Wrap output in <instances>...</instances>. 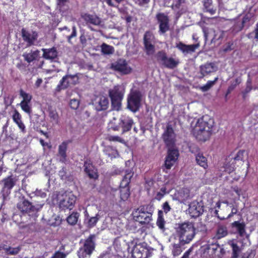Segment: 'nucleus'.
<instances>
[{"instance_id":"34","label":"nucleus","mask_w":258,"mask_h":258,"mask_svg":"<svg viewBox=\"0 0 258 258\" xmlns=\"http://www.w3.org/2000/svg\"><path fill=\"white\" fill-rule=\"evenodd\" d=\"M178 63L179 61L178 60L167 56L163 66L169 69H173L177 66Z\"/></svg>"},{"instance_id":"18","label":"nucleus","mask_w":258,"mask_h":258,"mask_svg":"<svg viewBox=\"0 0 258 258\" xmlns=\"http://www.w3.org/2000/svg\"><path fill=\"white\" fill-rule=\"evenodd\" d=\"M220 245L217 243L206 244L202 247V255L205 258H214Z\"/></svg>"},{"instance_id":"15","label":"nucleus","mask_w":258,"mask_h":258,"mask_svg":"<svg viewBox=\"0 0 258 258\" xmlns=\"http://www.w3.org/2000/svg\"><path fill=\"white\" fill-rule=\"evenodd\" d=\"M189 151L196 154V161L197 163L200 166L203 167L205 169L208 167L207 159L205 157L203 153L200 152V149L198 146H188Z\"/></svg>"},{"instance_id":"32","label":"nucleus","mask_w":258,"mask_h":258,"mask_svg":"<svg viewBox=\"0 0 258 258\" xmlns=\"http://www.w3.org/2000/svg\"><path fill=\"white\" fill-rule=\"evenodd\" d=\"M178 198L181 203H184L186 200L190 198V191L189 189L186 187L182 188L178 192Z\"/></svg>"},{"instance_id":"40","label":"nucleus","mask_w":258,"mask_h":258,"mask_svg":"<svg viewBox=\"0 0 258 258\" xmlns=\"http://www.w3.org/2000/svg\"><path fill=\"white\" fill-rule=\"evenodd\" d=\"M70 83H71V82L67 79V77L64 76L57 87V90L59 91L62 89H66L69 86Z\"/></svg>"},{"instance_id":"56","label":"nucleus","mask_w":258,"mask_h":258,"mask_svg":"<svg viewBox=\"0 0 258 258\" xmlns=\"http://www.w3.org/2000/svg\"><path fill=\"white\" fill-rule=\"evenodd\" d=\"M77 36L76 27L74 26L72 28V32L70 35L67 36L68 41L70 43H72L71 39Z\"/></svg>"},{"instance_id":"31","label":"nucleus","mask_w":258,"mask_h":258,"mask_svg":"<svg viewBox=\"0 0 258 258\" xmlns=\"http://www.w3.org/2000/svg\"><path fill=\"white\" fill-rule=\"evenodd\" d=\"M203 31L204 34L205 41H207L209 37H212L211 43L215 42L216 39V31L208 27H203Z\"/></svg>"},{"instance_id":"44","label":"nucleus","mask_w":258,"mask_h":258,"mask_svg":"<svg viewBox=\"0 0 258 258\" xmlns=\"http://www.w3.org/2000/svg\"><path fill=\"white\" fill-rule=\"evenodd\" d=\"M49 116L52 121L58 123L59 116L55 109H49Z\"/></svg>"},{"instance_id":"20","label":"nucleus","mask_w":258,"mask_h":258,"mask_svg":"<svg viewBox=\"0 0 258 258\" xmlns=\"http://www.w3.org/2000/svg\"><path fill=\"white\" fill-rule=\"evenodd\" d=\"M21 33L23 39L27 42L28 46L33 45L38 37V34L36 31L29 32L24 28L22 29Z\"/></svg>"},{"instance_id":"36","label":"nucleus","mask_w":258,"mask_h":258,"mask_svg":"<svg viewBox=\"0 0 258 258\" xmlns=\"http://www.w3.org/2000/svg\"><path fill=\"white\" fill-rule=\"evenodd\" d=\"M165 221L163 216V212L161 210H159L158 212V217L156 221V225L158 228L162 230H165Z\"/></svg>"},{"instance_id":"35","label":"nucleus","mask_w":258,"mask_h":258,"mask_svg":"<svg viewBox=\"0 0 258 258\" xmlns=\"http://www.w3.org/2000/svg\"><path fill=\"white\" fill-rule=\"evenodd\" d=\"M103 152L111 158H115L118 155L117 150L113 146H104Z\"/></svg>"},{"instance_id":"19","label":"nucleus","mask_w":258,"mask_h":258,"mask_svg":"<svg viewBox=\"0 0 258 258\" xmlns=\"http://www.w3.org/2000/svg\"><path fill=\"white\" fill-rule=\"evenodd\" d=\"M84 171L90 179H97L99 175L97 169L93 165L90 160H87L84 162Z\"/></svg>"},{"instance_id":"60","label":"nucleus","mask_w":258,"mask_h":258,"mask_svg":"<svg viewBox=\"0 0 258 258\" xmlns=\"http://www.w3.org/2000/svg\"><path fill=\"white\" fill-rule=\"evenodd\" d=\"M232 45H233L232 43L228 42V43H227L225 46H223V52L226 53V52L231 51L232 49V48L231 47Z\"/></svg>"},{"instance_id":"17","label":"nucleus","mask_w":258,"mask_h":258,"mask_svg":"<svg viewBox=\"0 0 258 258\" xmlns=\"http://www.w3.org/2000/svg\"><path fill=\"white\" fill-rule=\"evenodd\" d=\"M17 181L16 177L13 175H10L4 178L2 180V182L4 183L2 192L7 196L9 195L11 192V189L15 185Z\"/></svg>"},{"instance_id":"53","label":"nucleus","mask_w":258,"mask_h":258,"mask_svg":"<svg viewBox=\"0 0 258 258\" xmlns=\"http://www.w3.org/2000/svg\"><path fill=\"white\" fill-rule=\"evenodd\" d=\"M29 103H26L24 102H21L20 103V106L23 110H24L25 112L30 114L31 112V107L29 105Z\"/></svg>"},{"instance_id":"61","label":"nucleus","mask_w":258,"mask_h":258,"mask_svg":"<svg viewBox=\"0 0 258 258\" xmlns=\"http://www.w3.org/2000/svg\"><path fill=\"white\" fill-rule=\"evenodd\" d=\"M136 4L140 6H143L147 5L150 2V0H134Z\"/></svg>"},{"instance_id":"54","label":"nucleus","mask_w":258,"mask_h":258,"mask_svg":"<svg viewBox=\"0 0 258 258\" xmlns=\"http://www.w3.org/2000/svg\"><path fill=\"white\" fill-rule=\"evenodd\" d=\"M80 102L79 100L76 99H71L70 101V106L73 109H77L79 106Z\"/></svg>"},{"instance_id":"3","label":"nucleus","mask_w":258,"mask_h":258,"mask_svg":"<svg viewBox=\"0 0 258 258\" xmlns=\"http://www.w3.org/2000/svg\"><path fill=\"white\" fill-rule=\"evenodd\" d=\"M96 235L90 234L85 239L83 244L77 251L79 258H90L95 249Z\"/></svg>"},{"instance_id":"43","label":"nucleus","mask_w":258,"mask_h":258,"mask_svg":"<svg viewBox=\"0 0 258 258\" xmlns=\"http://www.w3.org/2000/svg\"><path fill=\"white\" fill-rule=\"evenodd\" d=\"M67 146H59L58 153L60 156V161L65 163L67 161Z\"/></svg>"},{"instance_id":"25","label":"nucleus","mask_w":258,"mask_h":258,"mask_svg":"<svg viewBox=\"0 0 258 258\" xmlns=\"http://www.w3.org/2000/svg\"><path fill=\"white\" fill-rule=\"evenodd\" d=\"M124 89L120 86H116L109 91L110 98L123 99Z\"/></svg>"},{"instance_id":"63","label":"nucleus","mask_w":258,"mask_h":258,"mask_svg":"<svg viewBox=\"0 0 258 258\" xmlns=\"http://www.w3.org/2000/svg\"><path fill=\"white\" fill-rule=\"evenodd\" d=\"M162 208L164 210V212L165 213H167L171 210V208L167 202H165V203H163V206H162Z\"/></svg>"},{"instance_id":"52","label":"nucleus","mask_w":258,"mask_h":258,"mask_svg":"<svg viewBox=\"0 0 258 258\" xmlns=\"http://www.w3.org/2000/svg\"><path fill=\"white\" fill-rule=\"evenodd\" d=\"M181 247L179 244H173L172 253L174 256L179 255L181 253Z\"/></svg>"},{"instance_id":"7","label":"nucleus","mask_w":258,"mask_h":258,"mask_svg":"<svg viewBox=\"0 0 258 258\" xmlns=\"http://www.w3.org/2000/svg\"><path fill=\"white\" fill-rule=\"evenodd\" d=\"M113 120L114 118L110 122L111 127L114 131H118L121 128L122 133L129 131L134 123L132 118L126 115L121 116L118 125H116Z\"/></svg>"},{"instance_id":"14","label":"nucleus","mask_w":258,"mask_h":258,"mask_svg":"<svg viewBox=\"0 0 258 258\" xmlns=\"http://www.w3.org/2000/svg\"><path fill=\"white\" fill-rule=\"evenodd\" d=\"M76 197L72 194H69L63 196L59 203L60 209L63 210L73 209L76 201Z\"/></svg>"},{"instance_id":"10","label":"nucleus","mask_w":258,"mask_h":258,"mask_svg":"<svg viewBox=\"0 0 258 258\" xmlns=\"http://www.w3.org/2000/svg\"><path fill=\"white\" fill-rule=\"evenodd\" d=\"M174 146H171L167 151V154L164 161V167L167 169H170L177 161L179 156L178 149L174 148Z\"/></svg>"},{"instance_id":"39","label":"nucleus","mask_w":258,"mask_h":258,"mask_svg":"<svg viewBox=\"0 0 258 258\" xmlns=\"http://www.w3.org/2000/svg\"><path fill=\"white\" fill-rule=\"evenodd\" d=\"M167 56L166 52L163 50L159 51L155 55L157 61L163 66Z\"/></svg>"},{"instance_id":"13","label":"nucleus","mask_w":258,"mask_h":258,"mask_svg":"<svg viewBox=\"0 0 258 258\" xmlns=\"http://www.w3.org/2000/svg\"><path fill=\"white\" fill-rule=\"evenodd\" d=\"M212 130L205 129L195 124L192 129V133L195 138L201 141H206L208 140L211 135Z\"/></svg>"},{"instance_id":"59","label":"nucleus","mask_w":258,"mask_h":258,"mask_svg":"<svg viewBox=\"0 0 258 258\" xmlns=\"http://www.w3.org/2000/svg\"><path fill=\"white\" fill-rule=\"evenodd\" d=\"M109 140L110 141L118 142L122 144H125L124 141L118 136H111L109 137Z\"/></svg>"},{"instance_id":"62","label":"nucleus","mask_w":258,"mask_h":258,"mask_svg":"<svg viewBox=\"0 0 258 258\" xmlns=\"http://www.w3.org/2000/svg\"><path fill=\"white\" fill-rule=\"evenodd\" d=\"M216 39H215V42L217 40L222 39L224 35V32L223 31L218 30L217 32H216Z\"/></svg>"},{"instance_id":"1","label":"nucleus","mask_w":258,"mask_h":258,"mask_svg":"<svg viewBox=\"0 0 258 258\" xmlns=\"http://www.w3.org/2000/svg\"><path fill=\"white\" fill-rule=\"evenodd\" d=\"M154 207L152 204H146L140 206L133 212L134 220L141 224H149L152 221V215Z\"/></svg>"},{"instance_id":"55","label":"nucleus","mask_w":258,"mask_h":258,"mask_svg":"<svg viewBox=\"0 0 258 258\" xmlns=\"http://www.w3.org/2000/svg\"><path fill=\"white\" fill-rule=\"evenodd\" d=\"M99 220V218L97 217V216L95 217H91L88 222V226L90 227H94L96 223H97L98 221Z\"/></svg>"},{"instance_id":"50","label":"nucleus","mask_w":258,"mask_h":258,"mask_svg":"<svg viewBox=\"0 0 258 258\" xmlns=\"http://www.w3.org/2000/svg\"><path fill=\"white\" fill-rule=\"evenodd\" d=\"M252 17V15L250 13H247L243 17L242 21V27L246 26L248 27L249 26V22L250 21Z\"/></svg>"},{"instance_id":"6","label":"nucleus","mask_w":258,"mask_h":258,"mask_svg":"<svg viewBox=\"0 0 258 258\" xmlns=\"http://www.w3.org/2000/svg\"><path fill=\"white\" fill-rule=\"evenodd\" d=\"M142 95L138 90L132 91L127 97V108L133 112L139 110L141 105Z\"/></svg>"},{"instance_id":"45","label":"nucleus","mask_w":258,"mask_h":258,"mask_svg":"<svg viewBox=\"0 0 258 258\" xmlns=\"http://www.w3.org/2000/svg\"><path fill=\"white\" fill-rule=\"evenodd\" d=\"M246 85L245 89L242 92L243 99L246 97L247 94L252 90L251 80L250 78L248 79Z\"/></svg>"},{"instance_id":"64","label":"nucleus","mask_w":258,"mask_h":258,"mask_svg":"<svg viewBox=\"0 0 258 258\" xmlns=\"http://www.w3.org/2000/svg\"><path fill=\"white\" fill-rule=\"evenodd\" d=\"M57 6L61 9L69 0H56Z\"/></svg>"},{"instance_id":"46","label":"nucleus","mask_w":258,"mask_h":258,"mask_svg":"<svg viewBox=\"0 0 258 258\" xmlns=\"http://www.w3.org/2000/svg\"><path fill=\"white\" fill-rule=\"evenodd\" d=\"M218 79V78H216L214 81H209L206 85L200 87V89L203 92H206L208 91L212 86H214Z\"/></svg>"},{"instance_id":"58","label":"nucleus","mask_w":258,"mask_h":258,"mask_svg":"<svg viewBox=\"0 0 258 258\" xmlns=\"http://www.w3.org/2000/svg\"><path fill=\"white\" fill-rule=\"evenodd\" d=\"M66 254L59 251H56L51 258H65Z\"/></svg>"},{"instance_id":"23","label":"nucleus","mask_w":258,"mask_h":258,"mask_svg":"<svg viewBox=\"0 0 258 258\" xmlns=\"http://www.w3.org/2000/svg\"><path fill=\"white\" fill-rule=\"evenodd\" d=\"M199 44L186 45L182 42L176 44V47L184 54H188L194 52L199 47Z\"/></svg>"},{"instance_id":"16","label":"nucleus","mask_w":258,"mask_h":258,"mask_svg":"<svg viewBox=\"0 0 258 258\" xmlns=\"http://www.w3.org/2000/svg\"><path fill=\"white\" fill-rule=\"evenodd\" d=\"M111 68L114 70L123 75L128 74L132 71L131 68L128 65L126 60L123 59H119L112 63Z\"/></svg>"},{"instance_id":"8","label":"nucleus","mask_w":258,"mask_h":258,"mask_svg":"<svg viewBox=\"0 0 258 258\" xmlns=\"http://www.w3.org/2000/svg\"><path fill=\"white\" fill-rule=\"evenodd\" d=\"M175 122L169 121L167 123L162 138L166 145H174L176 140V135L174 132Z\"/></svg>"},{"instance_id":"37","label":"nucleus","mask_w":258,"mask_h":258,"mask_svg":"<svg viewBox=\"0 0 258 258\" xmlns=\"http://www.w3.org/2000/svg\"><path fill=\"white\" fill-rule=\"evenodd\" d=\"M80 214L77 212H73L67 218V221L71 225H75L78 221Z\"/></svg>"},{"instance_id":"29","label":"nucleus","mask_w":258,"mask_h":258,"mask_svg":"<svg viewBox=\"0 0 258 258\" xmlns=\"http://www.w3.org/2000/svg\"><path fill=\"white\" fill-rule=\"evenodd\" d=\"M231 227L235 228L237 232L240 236H243L245 233V224L242 222L240 223L236 221L231 223Z\"/></svg>"},{"instance_id":"9","label":"nucleus","mask_w":258,"mask_h":258,"mask_svg":"<svg viewBox=\"0 0 258 258\" xmlns=\"http://www.w3.org/2000/svg\"><path fill=\"white\" fill-rule=\"evenodd\" d=\"M143 43L146 53L148 55H152L155 52V37L153 34L149 31H146L143 37Z\"/></svg>"},{"instance_id":"24","label":"nucleus","mask_w":258,"mask_h":258,"mask_svg":"<svg viewBox=\"0 0 258 258\" xmlns=\"http://www.w3.org/2000/svg\"><path fill=\"white\" fill-rule=\"evenodd\" d=\"M82 18L87 24H90L95 26H99L101 23V19L96 15L85 14L82 15Z\"/></svg>"},{"instance_id":"38","label":"nucleus","mask_w":258,"mask_h":258,"mask_svg":"<svg viewBox=\"0 0 258 258\" xmlns=\"http://www.w3.org/2000/svg\"><path fill=\"white\" fill-rule=\"evenodd\" d=\"M101 52L104 54H111L114 52V49L113 46L109 45L105 43H103L101 45Z\"/></svg>"},{"instance_id":"49","label":"nucleus","mask_w":258,"mask_h":258,"mask_svg":"<svg viewBox=\"0 0 258 258\" xmlns=\"http://www.w3.org/2000/svg\"><path fill=\"white\" fill-rule=\"evenodd\" d=\"M230 245L232 248V258H237L240 252V248L239 246L236 243L234 242H232Z\"/></svg>"},{"instance_id":"30","label":"nucleus","mask_w":258,"mask_h":258,"mask_svg":"<svg viewBox=\"0 0 258 258\" xmlns=\"http://www.w3.org/2000/svg\"><path fill=\"white\" fill-rule=\"evenodd\" d=\"M14 121L18 125L23 132H25V126L21 120V115L17 110H15L12 116Z\"/></svg>"},{"instance_id":"28","label":"nucleus","mask_w":258,"mask_h":258,"mask_svg":"<svg viewBox=\"0 0 258 258\" xmlns=\"http://www.w3.org/2000/svg\"><path fill=\"white\" fill-rule=\"evenodd\" d=\"M109 101L107 97L102 96L99 97L96 102V108L98 111L106 110L108 106Z\"/></svg>"},{"instance_id":"42","label":"nucleus","mask_w":258,"mask_h":258,"mask_svg":"<svg viewBox=\"0 0 258 258\" xmlns=\"http://www.w3.org/2000/svg\"><path fill=\"white\" fill-rule=\"evenodd\" d=\"M227 233L228 232L226 227L224 226H219L217 229L215 237L217 239H219L226 236L227 235Z\"/></svg>"},{"instance_id":"22","label":"nucleus","mask_w":258,"mask_h":258,"mask_svg":"<svg viewBox=\"0 0 258 258\" xmlns=\"http://www.w3.org/2000/svg\"><path fill=\"white\" fill-rule=\"evenodd\" d=\"M17 208L23 213H28L35 211V207L25 199L17 204Z\"/></svg>"},{"instance_id":"48","label":"nucleus","mask_w":258,"mask_h":258,"mask_svg":"<svg viewBox=\"0 0 258 258\" xmlns=\"http://www.w3.org/2000/svg\"><path fill=\"white\" fill-rule=\"evenodd\" d=\"M144 252H142L138 249H135L133 252L132 256L133 258H147V251L143 250Z\"/></svg>"},{"instance_id":"51","label":"nucleus","mask_w":258,"mask_h":258,"mask_svg":"<svg viewBox=\"0 0 258 258\" xmlns=\"http://www.w3.org/2000/svg\"><path fill=\"white\" fill-rule=\"evenodd\" d=\"M20 95L23 97V100L21 102L29 103L32 99V96L28 93L20 90Z\"/></svg>"},{"instance_id":"41","label":"nucleus","mask_w":258,"mask_h":258,"mask_svg":"<svg viewBox=\"0 0 258 258\" xmlns=\"http://www.w3.org/2000/svg\"><path fill=\"white\" fill-rule=\"evenodd\" d=\"M111 106L113 110L118 111L121 108V101L122 99L110 98Z\"/></svg>"},{"instance_id":"5","label":"nucleus","mask_w":258,"mask_h":258,"mask_svg":"<svg viewBox=\"0 0 258 258\" xmlns=\"http://www.w3.org/2000/svg\"><path fill=\"white\" fill-rule=\"evenodd\" d=\"M247 155L245 150H239L234 155L231 154L226 159L224 164L225 170L229 173L233 172L235 169V166L238 162H244V156Z\"/></svg>"},{"instance_id":"21","label":"nucleus","mask_w":258,"mask_h":258,"mask_svg":"<svg viewBox=\"0 0 258 258\" xmlns=\"http://www.w3.org/2000/svg\"><path fill=\"white\" fill-rule=\"evenodd\" d=\"M214 120L211 116L208 115H205L199 118L196 124L203 127L205 129H208L212 131L214 125Z\"/></svg>"},{"instance_id":"57","label":"nucleus","mask_w":258,"mask_h":258,"mask_svg":"<svg viewBox=\"0 0 258 258\" xmlns=\"http://www.w3.org/2000/svg\"><path fill=\"white\" fill-rule=\"evenodd\" d=\"M253 35H254V36H253V38L255 39H258V23H257L256 25V28L255 29H254V30L248 34V38H252L253 37Z\"/></svg>"},{"instance_id":"4","label":"nucleus","mask_w":258,"mask_h":258,"mask_svg":"<svg viewBox=\"0 0 258 258\" xmlns=\"http://www.w3.org/2000/svg\"><path fill=\"white\" fill-rule=\"evenodd\" d=\"M134 172L132 169H126L119 185V196L121 201L127 200L130 196V183L131 179L133 176Z\"/></svg>"},{"instance_id":"2","label":"nucleus","mask_w":258,"mask_h":258,"mask_svg":"<svg viewBox=\"0 0 258 258\" xmlns=\"http://www.w3.org/2000/svg\"><path fill=\"white\" fill-rule=\"evenodd\" d=\"M176 232L180 242L182 244L189 243L196 234L194 225L189 222L178 223L176 228Z\"/></svg>"},{"instance_id":"27","label":"nucleus","mask_w":258,"mask_h":258,"mask_svg":"<svg viewBox=\"0 0 258 258\" xmlns=\"http://www.w3.org/2000/svg\"><path fill=\"white\" fill-rule=\"evenodd\" d=\"M43 57L47 59L53 60L57 57L58 52L54 47L49 49L43 48Z\"/></svg>"},{"instance_id":"11","label":"nucleus","mask_w":258,"mask_h":258,"mask_svg":"<svg viewBox=\"0 0 258 258\" xmlns=\"http://www.w3.org/2000/svg\"><path fill=\"white\" fill-rule=\"evenodd\" d=\"M155 18L159 24V33L160 34H163L169 30V19L167 15L158 12Z\"/></svg>"},{"instance_id":"12","label":"nucleus","mask_w":258,"mask_h":258,"mask_svg":"<svg viewBox=\"0 0 258 258\" xmlns=\"http://www.w3.org/2000/svg\"><path fill=\"white\" fill-rule=\"evenodd\" d=\"M204 211L203 204L195 200L188 205V212L191 217L197 218L201 216Z\"/></svg>"},{"instance_id":"26","label":"nucleus","mask_w":258,"mask_h":258,"mask_svg":"<svg viewBox=\"0 0 258 258\" xmlns=\"http://www.w3.org/2000/svg\"><path fill=\"white\" fill-rule=\"evenodd\" d=\"M216 68L214 63H207L200 67V73L202 75L201 78H203L211 73L215 72Z\"/></svg>"},{"instance_id":"47","label":"nucleus","mask_w":258,"mask_h":258,"mask_svg":"<svg viewBox=\"0 0 258 258\" xmlns=\"http://www.w3.org/2000/svg\"><path fill=\"white\" fill-rule=\"evenodd\" d=\"M21 249V248L20 246H18L16 247L8 246L5 253L9 255H16L20 252Z\"/></svg>"},{"instance_id":"33","label":"nucleus","mask_w":258,"mask_h":258,"mask_svg":"<svg viewBox=\"0 0 258 258\" xmlns=\"http://www.w3.org/2000/svg\"><path fill=\"white\" fill-rule=\"evenodd\" d=\"M39 52L40 51L38 50L31 51L30 53H24L23 54V56L25 60L30 63L36 59L39 55Z\"/></svg>"}]
</instances>
